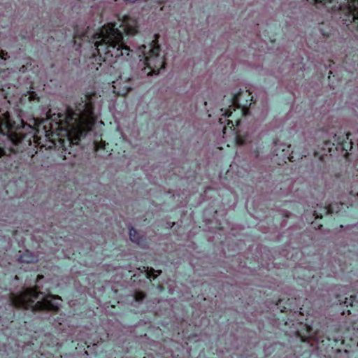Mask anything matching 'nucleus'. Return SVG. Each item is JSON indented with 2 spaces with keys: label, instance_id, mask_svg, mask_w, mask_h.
<instances>
[{
  "label": "nucleus",
  "instance_id": "f257e3e1",
  "mask_svg": "<svg viewBox=\"0 0 358 358\" xmlns=\"http://www.w3.org/2000/svg\"><path fill=\"white\" fill-rule=\"evenodd\" d=\"M85 109L52 112L39 120L34 115L25 120L22 110L0 108V157L11 152H26L33 157L38 150H53L51 156L66 159L67 155L77 157V148L90 132V92L85 93Z\"/></svg>",
  "mask_w": 358,
  "mask_h": 358
},
{
  "label": "nucleus",
  "instance_id": "f03ea898",
  "mask_svg": "<svg viewBox=\"0 0 358 358\" xmlns=\"http://www.w3.org/2000/svg\"><path fill=\"white\" fill-rule=\"evenodd\" d=\"M136 28L128 29L124 25L117 27L116 22H109L99 29L93 36H91V45L94 44V49L91 54V71L93 73L92 80L103 76V80L113 83V92L119 96H125L131 87L128 85L122 89H117L122 77L116 80L105 76H111L115 67L113 64L118 60H123L129 56L131 50L124 41V34L126 36L136 32Z\"/></svg>",
  "mask_w": 358,
  "mask_h": 358
},
{
  "label": "nucleus",
  "instance_id": "7ed1b4c3",
  "mask_svg": "<svg viewBox=\"0 0 358 358\" xmlns=\"http://www.w3.org/2000/svg\"><path fill=\"white\" fill-rule=\"evenodd\" d=\"M43 278V275H38L36 285L33 287L25 288L19 293L9 294L10 306L18 308L29 310L31 308L34 311H50L57 313L60 309V304L58 301H62L60 296L48 294L43 296L42 300L35 303L43 292L41 291L38 283Z\"/></svg>",
  "mask_w": 358,
  "mask_h": 358
},
{
  "label": "nucleus",
  "instance_id": "20e7f679",
  "mask_svg": "<svg viewBox=\"0 0 358 358\" xmlns=\"http://www.w3.org/2000/svg\"><path fill=\"white\" fill-rule=\"evenodd\" d=\"M253 96L249 90H240L231 99V104L228 108H221L222 117L219 122L222 124L227 122V126L223 128V134L226 135L228 129L235 136L237 145H244L246 139L244 136L238 134L236 127L240 124L243 117L246 116L250 110V106Z\"/></svg>",
  "mask_w": 358,
  "mask_h": 358
},
{
  "label": "nucleus",
  "instance_id": "39448f33",
  "mask_svg": "<svg viewBox=\"0 0 358 358\" xmlns=\"http://www.w3.org/2000/svg\"><path fill=\"white\" fill-rule=\"evenodd\" d=\"M155 38L147 45H142L137 50L140 62L145 66V72L147 69L148 75H157L159 71L165 68L166 62L164 57L160 55V46L159 45V34H155Z\"/></svg>",
  "mask_w": 358,
  "mask_h": 358
},
{
  "label": "nucleus",
  "instance_id": "423d86ee",
  "mask_svg": "<svg viewBox=\"0 0 358 358\" xmlns=\"http://www.w3.org/2000/svg\"><path fill=\"white\" fill-rule=\"evenodd\" d=\"M345 207V205L343 203H330L324 206H320V212L315 209L313 210V215L315 218H322L323 215L333 214L334 213L339 214Z\"/></svg>",
  "mask_w": 358,
  "mask_h": 358
},
{
  "label": "nucleus",
  "instance_id": "0eeeda50",
  "mask_svg": "<svg viewBox=\"0 0 358 358\" xmlns=\"http://www.w3.org/2000/svg\"><path fill=\"white\" fill-rule=\"evenodd\" d=\"M337 299L340 304L344 303L345 306L348 308L342 311V315H352L355 313L356 308L358 307V300L355 294H351L350 298L347 296L343 297L341 294H338Z\"/></svg>",
  "mask_w": 358,
  "mask_h": 358
},
{
  "label": "nucleus",
  "instance_id": "6e6552de",
  "mask_svg": "<svg viewBox=\"0 0 358 358\" xmlns=\"http://www.w3.org/2000/svg\"><path fill=\"white\" fill-rule=\"evenodd\" d=\"M38 102L39 98L37 94L32 90L27 91V93L22 94L20 99V104L25 109L30 110L31 112H32Z\"/></svg>",
  "mask_w": 358,
  "mask_h": 358
},
{
  "label": "nucleus",
  "instance_id": "1a4fd4ad",
  "mask_svg": "<svg viewBox=\"0 0 358 358\" xmlns=\"http://www.w3.org/2000/svg\"><path fill=\"white\" fill-rule=\"evenodd\" d=\"M90 26H87L86 31L85 32L80 33L78 26L76 25L73 27V43L76 46V50H78L82 48L83 44L85 42H90V35L88 30Z\"/></svg>",
  "mask_w": 358,
  "mask_h": 358
},
{
  "label": "nucleus",
  "instance_id": "9d476101",
  "mask_svg": "<svg viewBox=\"0 0 358 358\" xmlns=\"http://www.w3.org/2000/svg\"><path fill=\"white\" fill-rule=\"evenodd\" d=\"M291 145H289L286 148H278L274 150V152H277L278 150H280V156L279 157L280 162H278V164H281V163H286L287 161L294 162V156L293 151L290 152Z\"/></svg>",
  "mask_w": 358,
  "mask_h": 358
},
{
  "label": "nucleus",
  "instance_id": "9b49d317",
  "mask_svg": "<svg viewBox=\"0 0 358 358\" xmlns=\"http://www.w3.org/2000/svg\"><path fill=\"white\" fill-rule=\"evenodd\" d=\"M304 327H306V335H302L301 331L299 330L295 331L296 334L301 338L303 342H305L306 340L313 337V336L315 334V331H313V329L309 324L306 323Z\"/></svg>",
  "mask_w": 358,
  "mask_h": 358
},
{
  "label": "nucleus",
  "instance_id": "f8f14e48",
  "mask_svg": "<svg viewBox=\"0 0 358 358\" xmlns=\"http://www.w3.org/2000/svg\"><path fill=\"white\" fill-rule=\"evenodd\" d=\"M95 94H96V92L91 87V112H90V114H91V134L93 131L94 125L96 122V117L94 113V101H93V99H94V96H95Z\"/></svg>",
  "mask_w": 358,
  "mask_h": 358
},
{
  "label": "nucleus",
  "instance_id": "ddd939ff",
  "mask_svg": "<svg viewBox=\"0 0 358 358\" xmlns=\"http://www.w3.org/2000/svg\"><path fill=\"white\" fill-rule=\"evenodd\" d=\"M19 261L24 263H32L36 261V257L33 255L32 252L26 250L19 257Z\"/></svg>",
  "mask_w": 358,
  "mask_h": 358
},
{
  "label": "nucleus",
  "instance_id": "4468645a",
  "mask_svg": "<svg viewBox=\"0 0 358 358\" xmlns=\"http://www.w3.org/2000/svg\"><path fill=\"white\" fill-rule=\"evenodd\" d=\"M332 12H337L338 11L340 13V17L342 19V21L344 24H346V26L348 27L349 29H355L357 31H358V24L357 23L352 22L351 20H345V12L341 10H330Z\"/></svg>",
  "mask_w": 358,
  "mask_h": 358
},
{
  "label": "nucleus",
  "instance_id": "2eb2a0df",
  "mask_svg": "<svg viewBox=\"0 0 358 358\" xmlns=\"http://www.w3.org/2000/svg\"><path fill=\"white\" fill-rule=\"evenodd\" d=\"M129 238L134 243H136L137 244L141 243V236L139 235L138 231L132 227L129 229Z\"/></svg>",
  "mask_w": 358,
  "mask_h": 358
},
{
  "label": "nucleus",
  "instance_id": "dca6fc26",
  "mask_svg": "<svg viewBox=\"0 0 358 358\" xmlns=\"http://www.w3.org/2000/svg\"><path fill=\"white\" fill-rule=\"evenodd\" d=\"M7 52L0 49V72L4 71L6 69V60Z\"/></svg>",
  "mask_w": 358,
  "mask_h": 358
},
{
  "label": "nucleus",
  "instance_id": "f3484780",
  "mask_svg": "<svg viewBox=\"0 0 358 358\" xmlns=\"http://www.w3.org/2000/svg\"><path fill=\"white\" fill-rule=\"evenodd\" d=\"M145 296V294L142 291H136L134 295V300L137 302L142 301Z\"/></svg>",
  "mask_w": 358,
  "mask_h": 358
},
{
  "label": "nucleus",
  "instance_id": "a211bd4d",
  "mask_svg": "<svg viewBox=\"0 0 358 358\" xmlns=\"http://www.w3.org/2000/svg\"><path fill=\"white\" fill-rule=\"evenodd\" d=\"M93 145H94V149L95 150H97L99 148L105 149V146H106L105 141H101L100 145H98V143L96 142V141H94L93 143Z\"/></svg>",
  "mask_w": 358,
  "mask_h": 358
},
{
  "label": "nucleus",
  "instance_id": "6ab92c4d",
  "mask_svg": "<svg viewBox=\"0 0 358 358\" xmlns=\"http://www.w3.org/2000/svg\"><path fill=\"white\" fill-rule=\"evenodd\" d=\"M321 33L324 37H329L331 35V29H329L328 31H324L323 29H321Z\"/></svg>",
  "mask_w": 358,
  "mask_h": 358
},
{
  "label": "nucleus",
  "instance_id": "aec40b11",
  "mask_svg": "<svg viewBox=\"0 0 358 358\" xmlns=\"http://www.w3.org/2000/svg\"><path fill=\"white\" fill-rule=\"evenodd\" d=\"M312 224L313 225L314 228L320 229L322 227V224H317L315 222H312Z\"/></svg>",
  "mask_w": 358,
  "mask_h": 358
},
{
  "label": "nucleus",
  "instance_id": "412c9836",
  "mask_svg": "<svg viewBox=\"0 0 358 358\" xmlns=\"http://www.w3.org/2000/svg\"><path fill=\"white\" fill-rule=\"evenodd\" d=\"M282 301V300L279 299H278V301L275 303H274V305L275 306H278V308H279L280 307H281Z\"/></svg>",
  "mask_w": 358,
  "mask_h": 358
},
{
  "label": "nucleus",
  "instance_id": "4be33fe9",
  "mask_svg": "<svg viewBox=\"0 0 358 358\" xmlns=\"http://www.w3.org/2000/svg\"><path fill=\"white\" fill-rule=\"evenodd\" d=\"M287 309H290L289 307L283 306L282 308L280 310V312H286Z\"/></svg>",
  "mask_w": 358,
  "mask_h": 358
},
{
  "label": "nucleus",
  "instance_id": "5701e85b",
  "mask_svg": "<svg viewBox=\"0 0 358 358\" xmlns=\"http://www.w3.org/2000/svg\"><path fill=\"white\" fill-rule=\"evenodd\" d=\"M96 0H91V8H92V7L95 5V1Z\"/></svg>",
  "mask_w": 358,
  "mask_h": 358
},
{
  "label": "nucleus",
  "instance_id": "b1692460",
  "mask_svg": "<svg viewBox=\"0 0 358 358\" xmlns=\"http://www.w3.org/2000/svg\"><path fill=\"white\" fill-rule=\"evenodd\" d=\"M325 145H326L327 146L329 145H330V142H329V141H326V142H325Z\"/></svg>",
  "mask_w": 358,
  "mask_h": 358
},
{
  "label": "nucleus",
  "instance_id": "393cba45",
  "mask_svg": "<svg viewBox=\"0 0 358 358\" xmlns=\"http://www.w3.org/2000/svg\"><path fill=\"white\" fill-rule=\"evenodd\" d=\"M314 278V275H311V274H309V275H308V278Z\"/></svg>",
  "mask_w": 358,
  "mask_h": 358
},
{
  "label": "nucleus",
  "instance_id": "a878e982",
  "mask_svg": "<svg viewBox=\"0 0 358 358\" xmlns=\"http://www.w3.org/2000/svg\"><path fill=\"white\" fill-rule=\"evenodd\" d=\"M269 41H270L271 43H273L275 40L271 39V38H269Z\"/></svg>",
  "mask_w": 358,
  "mask_h": 358
},
{
  "label": "nucleus",
  "instance_id": "bb28decb",
  "mask_svg": "<svg viewBox=\"0 0 358 358\" xmlns=\"http://www.w3.org/2000/svg\"><path fill=\"white\" fill-rule=\"evenodd\" d=\"M329 75H331L332 74V72L331 71H329ZM329 78H330V76H329Z\"/></svg>",
  "mask_w": 358,
  "mask_h": 358
},
{
  "label": "nucleus",
  "instance_id": "cd10ccee",
  "mask_svg": "<svg viewBox=\"0 0 358 358\" xmlns=\"http://www.w3.org/2000/svg\"><path fill=\"white\" fill-rule=\"evenodd\" d=\"M274 144H275V146H277V141H274Z\"/></svg>",
  "mask_w": 358,
  "mask_h": 358
},
{
  "label": "nucleus",
  "instance_id": "c85d7f7f",
  "mask_svg": "<svg viewBox=\"0 0 358 358\" xmlns=\"http://www.w3.org/2000/svg\"><path fill=\"white\" fill-rule=\"evenodd\" d=\"M341 343H342V344H345V340H342V341H341Z\"/></svg>",
  "mask_w": 358,
  "mask_h": 358
},
{
  "label": "nucleus",
  "instance_id": "c756f323",
  "mask_svg": "<svg viewBox=\"0 0 358 358\" xmlns=\"http://www.w3.org/2000/svg\"><path fill=\"white\" fill-rule=\"evenodd\" d=\"M331 148H329V152H330L331 151Z\"/></svg>",
  "mask_w": 358,
  "mask_h": 358
},
{
  "label": "nucleus",
  "instance_id": "7c9ffc66",
  "mask_svg": "<svg viewBox=\"0 0 358 358\" xmlns=\"http://www.w3.org/2000/svg\"><path fill=\"white\" fill-rule=\"evenodd\" d=\"M90 13H92V9H91V10H90Z\"/></svg>",
  "mask_w": 358,
  "mask_h": 358
},
{
  "label": "nucleus",
  "instance_id": "2f4dec72",
  "mask_svg": "<svg viewBox=\"0 0 358 358\" xmlns=\"http://www.w3.org/2000/svg\"><path fill=\"white\" fill-rule=\"evenodd\" d=\"M145 358V357H144Z\"/></svg>",
  "mask_w": 358,
  "mask_h": 358
}]
</instances>
